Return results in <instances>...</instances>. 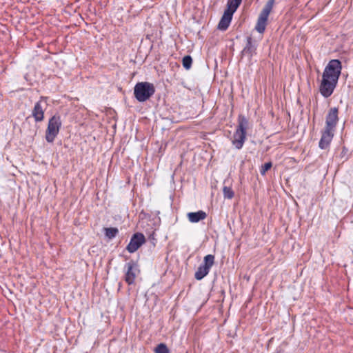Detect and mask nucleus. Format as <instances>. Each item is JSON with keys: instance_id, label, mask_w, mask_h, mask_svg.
<instances>
[{"instance_id": "1", "label": "nucleus", "mask_w": 353, "mask_h": 353, "mask_svg": "<svg viewBox=\"0 0 353 353\" xmlns=\"http://www.w3.org/2000/svg\"><path fill=\"white\" fill-rule=\"evenodd\" d=\"M341 70V62L339 59H332L325 68L319 86V92L323 97L328 98L332 94L336 87Z\"/></svg>"}, {"instance_id": "2", "label": "nucleus", "mask_w": 353, "mask_h": 353, "mask_svg": "<svg viewBox=\"0 0 353 353\" xmlns=\"http://www.w3.org/2000/svg\"><path fill=\"white\" fill-rule=\"evenodd\" d=\"M154 92L155 87L150 82H139L134 88V96L141 103L148 101Z\"/></svg>"}, {"instance_id": "3", "label": "nucleus", "mask_w": 353, "mask_h": 353, "mask_svg": "<svg viewBox=\"0 0 353 353\" xmlns=\"http://www.w3.org/2000/svg\"><path fill=\"white\" fill-rule=\"evenodd\" d=\"M61 126L62 122L59 114H56L50 118L45 135L46 140L48 143L54 142L55 138L59 133Z\"/></svg>"}, {"instance_id": "4", "label": "nucleus", "mask_w": 353, "mask_h": 353, "mask_svg": "<svg viewBox=\"0 0 353 353\" xmlns=\"http://www.w3.org/2000/svg\"><path fill=\"white\" fill-rule=\"evenodd\" d=\"M274 3L275 0H268L260 12L255 26V30L259 33L262 34L264 32L267 26L268 16L272 10Z\"/></svg>"}, {"instance_id": "5", "label": "nucleus", "mask_w": 353, "mask_h": 353, "mask_svg": "<svg viewBox=\"0 0 353 353\" xmlns=\"http://www.w3.org/2000/svg\"><path fill=\"white\" fill-rule=\"evenodd\" d=\"M124 280L128 285H132L135 282L136 277L139 273V265L137 261L130 260L124 265Z\"/></svg>"}, {"instance_id": "6", "label": "nucleus", "mask_w": 353, "mask_h": 353, "mask_svg": "<svg viewBox=\"0 0 353 353\" xmlns=\"http://www.w3.org/2000/svg\"><path fill=\"white\" fill-rule=\"evenodd\" d=\"M214 263V256L208 254L203 259V263L201 264L194 274L196 280H201L210 272L211 267Z\"/></svg>"}, {"instance_id": "7", "label": "nucleus", "mask_w": 353, "mask_h": 353, "mask_svg": "<svg viewBox=\"0 0 353 353\" xmlns=\"http://www.w3.org/2000/svg\"><path fill=\"white\" fill-rule=\"evenodd\" d=\"M339 108L336 107L331 108L325 118V126L324 128L335 131L336 125L339 122Z\"/></svg>"}, {"instance_id": "8", "label": "nucleus", "mask_w": 353, "mask_h": 353, "mask_svg": "<svg viewBox=\"0 0 353 353\" xmlns=\"http://www.w3.org/2000/svg\"><path fill=\"white\" fill-rule=\"evenodd\" d=\"M145 241V238L142 233H134L130 241V243L126 247V250L130 253L136 252Z\"/></svg>"}, {"instance_id": "9", "label": "nucleus", "mask_w": 353, "mask_h": 353, "mask_svg": "<svg viewBox=\"0 0 353 353\" xmlns=\"http://www.w3.org/2000/svg\"><path fill=\"white\" fill-rule=\"evenodd\" d=\"M47 97H41L39 101L35 103L34 106L32 110V116L34 117L35 122H41L44 119V111L46 108H43L41 103L43 101H46Z\"/></svg>"}, {"instance_id": "10", "label": "nucleus", "mask_w": 353, "mask_h": 353, "mask_svg": "<svg viewBox=\"0 0 353 353\" xmlns=\"http://www.w3.org/2000/svg\"><path fill=\"white\" fill-rule=\"evenodd\" d=\"M334 130L324 128L321 132V137L319 143V147L322 150H325L330 147L331 141L334 134Z\"/></svg>"}, {"instance_id": "11", "label": "nucleus", "mask_w": 353, "mask_h": 353, "mask_svg": "<svg viewBox=\"0 0 353 353\" xmlns=\"http://www.w3.org/2000/svg\"><path fill=\"white\" fill-rule=\"evenodd\" d=\"M256 54V46L255 41L253 40L252 37L249 36L246 39V45L241 51L242 56H246L249 60H251L252 57Z\"/></svg>"}, {"instance_id": "12", "label": "nucleus", "mask_w": 353, "mask_h": 353, "mask_svg": "<svg viewBox=\"0 0 353 353\" xmlns=\"http://www.w3.org/2000/svg\"><path fill=\"white\" fill-rule=\"evenodd\" d=\"M248 125L249 121L248 119L244 115L239 114L238 117V125L235 131L247 135Z\"/></svg>"}, {"instance_id": "13", "label": "nucleus", "mask_w": 353, "mask_h": 353, "mask_svg": "<svg viewBox=\"0 0 353 353\" xmlns=\"http://www.w3.org/2000/svg\"><path fill=\"white\" fill-rule=\"evenodd\" d=\"M245 140L246 135L235 131L233 135L232 143L236 149L240 150L243 148Z\"/></svg>"}, {"instance_id": "14", "label": "nucleus", "mask_w": 353, "mask_h": 353, "mask_svg": "<svg viewBox=\"0 0 353 353\" xmlns=\"http://www.w3.org/2000/svg\"><path fill=\"white\" fill-rule=\"evenodd\" d=\"M232 16L233 15L224 11L223 14L219 22L217 28L222 31L226 30L230 24Z\"/></svg>"}, {"instance_id": "15", "label": "nucleus", "mask_w": 353, "mask_h": 353, "mask_svg": "<svg viewBox=\"0 0 353 353\" xmlns=\"http://www.w3.org/2000/svg\"><path fill=\"white\" fill-rule=\"evenodd\" d=\"M187 216L191 223H198L205 219L207 217V214L203 210H199L195 212H189Z\"/></svg>"}, {"instance_id": "16", "label": "nucleus", "mask_w": 353, "mask_h": 353, "mask_svg": "<svg viewBox=\"0 0 353 353\" xmlns=\"http://www.w3.org/2000/svg\"><path fill=\"white\" fill-rule=\"evenodd\" d=\"M242 0H228L227 3V8L225 12L233 15L234 12L241 3Z\"/></svg>"}, {"instance_id": "17", "label": "nucleus", "mask_w": 353, "mask_h": 353, "mask_svg": "<svg viewBox=\"0 0 353 353\" xmlns=\"http://www.w3.org/2000/svg\"><path fill=\"white\" fill-rule=\"evenodd\" d=\"M105 235L109 239H112L119 233V230L117 228H104Z\"/></svg>"}, {"instance_id": "18", "label": "nucleus", "mask_w": 353, "mask_h": 353, "mask_svg": "<svg viewBox=\"0 0 353 353\" xmlns=\"http://www.w3.org/2000/svg\"><path fill=\"white\" fill-rule=\"evenodd\" d=\"M192 64V58L190 55L185 56L182 59L183 67L185 70H190Z\"/></svg>"}, {"instance_id": "19", "label": "nucleus", "mask_w": 353, "mask_h": 353, "mask_svg": "<svg viewBox=\"0 0 353 353\" xmlns=\"http://www.w3.org/2000/svg\"><path fill=\"white\" fill-rule=\"evenodd\" d=\"M223 193L225 199H232L234 196V192L232 189L228 186L223 187Z\"/></svg>"}, {"instance_id": "20", "label": "nucleus", "mask_w": 353, "mask_h": 353, "mask_svg": "<svg viewBox=\"0 0 353 353\" xmlns=\"http://www.w3.org/2000/svg\"><path fill=\"white\" fill-rule=\"evenodd\" d=\"M154 352L155 353H170V350L167 347V345L163 343H161L157 345V347L154 348Z\"/></svg>"}, {"instance_id": "21", "label": "nucleus", "mask_w": 353, "mask_h": 353, "mask_svg": "<svg viewBox=\"0 0 353 353\" xmlns=\"http://www.w3.org/2000/svg\"><path fill=\"white\" fill-rule=\"evenodd\" d=\"M272 166V162L265 163L262 165L260 172L262 175H265L266 172L269 170Z\"/></svg>"}, {"instance_id": "22", "label": "nucleus", "mask_w": 353, "mask_h": 353, "mask_svg": "<svg viewBox=\"0 0 353 353\" xmlns=\"http://www.w3.org/2000/svg\"><path fill=\"white\" fill-rule=\"evenodd\" d=\"M340 158L343 159V161L348 159V149L345 147L343 148L340 154Z\"/></svg>"}]
</instances>
